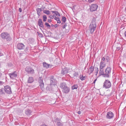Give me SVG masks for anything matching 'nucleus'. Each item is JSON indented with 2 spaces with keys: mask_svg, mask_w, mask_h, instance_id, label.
Returning <instances> with one entry per match:
<instances>
[{
  "mask_svg": "<svg viewBox=\"0 0 126 126\" xmlns=\"http://www.w3.org/2000/svg\"><path fill=\"white\" fill-rule=\"evenodd\" d=\"M50 18L51 19H53L54 18V17L52 16H49Z\"/></svg>",
  "mask_w": 126,
  "mask_h": 126,
  "instance_id": "43",
  "label": "nucleus"
},
{
  "mask_svg": "<svg viewBox=\"0 0 126 126\" xmlns=\"http://www.w3.org/2000/svg\"><path fill=\"white\" fill-rule=\"evenodd\" d=\"M29 42L30 43H32V42H33L34 39L32 38H30L29 39Z\"/></svg>",
  "mask_w": 126,
  "mask_h": 126,
  "instance_id": "34",
  "label": "nucleus"
},
{
  "mask_svg": "<svg viewBox=\"0 0 126 126\" xmlns=\"http://www.w3.org/2000/svg\"><path fill=\"white\" fill-rule=\"evenodd\" d=\"M25 71L28 74H33L34 73V70L32 68L27 67L25 68Z\"/></svg>",
  "mask_w": 126,
  "mask_h": 126,
  "instance_id": "5",
  "label": "nucleus"
},
{
  "mask_svg": "<svg viewBox=\"0 0 126 126\" xmlns=\"http://www.w3.org/2000/svg\"><path fill=\"white\" fill-rule=\"evenodd\" d=\"M85 78L84 76H82L81 77H80V79H84Z\"/></svg>",
  "mask_w": 126,
  "mask_h": 126,
  "instance_id": "41",
  "label": "nucleus"
},
{
  "mask_svg": "<svg viewBox=\"0 0 126 126\" xmlns=\"http://www.w3.org/2000/svg\"><path fill=\"white\" fill-rule=\"evenodd\" d=\"M51 26L52 27H53L54 26V25H52Z\"/></svg>",
  "mask_w": 126,
  "mask_h": 126,
  "instance_id": "57",
  "label": "nucleus"
},
{
  "mask_svg": "<svg viewBox=\"0 0 126 126\" xmlns=\"http://www.w3.org/2000/svg\"><path fill=\"white\" fill-rule=\"evenodd\" d=\"M111 72V68L109 67H108L105 69V73L103 74V77L109 78L110 76Z\"/></svg>",
  "mask_w": 126,
  "mask_h": 126,
  "instance_id": "3",
  "label": "nucleus"
},
{
  "mask_svg": "<svg viewBox=\"0 0 126 126\" xmlns=\"http://www.w3.org/2000/svg\"><path fill=\"white\" fill-rule=\"evenodd\" d=\"M49 86H48V87H47V88H46L47 90H49Z\"/></svg>",
  "mask_w": 126,
  "mask_h": 126,
  "instance_id": "51",
  "label": "nucleus"
},
{
  "mask_svg": "<svg viewBox=\"0 0 126 126\" xmlns=\"http://www.w3.org/2000/svg\"><path fill=\"white\" fill-rule=\"evenodd\" d=\"M105 59H106V60L107 61V62H108L109 61V57L108 56L107 57L105 58Z\"/></svg>",
  "mask_w": 126,
  "mask_h": 126,
  "instance_id": "35",
  "label": "nucleus"
},
{
  "mask_svg": "<svg viewBox=\"0 0 126 126\" xmlns=\"http://www.w3.org/2000/svg\"><path fill=\"white\" fill-rule=\"evenodd\" d=\"M97 7L98 6L96 4H92L90 6V11L92 12L96 10Z\"/></svg>",
  "mask_w": 126,
  "mask_h": 126,
  "instance_id": "7",
  "label": "nucleus"
},
{
  "mask_svg": "<svg viewBox=\"0 0 126 126\" xmlns=\"http://www.w3.org/2000/svg\"><path fill=\"white\" fill-rule=\"evenodd\" d=\"M38 82L40 84V86L41 89L43 90L44 89V84L43 82V79H39Z\"/></svg>",
  "mask_w": 126,
  "mask_h": 126,
  "instance_id": "10",
  "label": "nucleus"
},
{
  "mask_svg": "<svg viewBox=\"0 0 126 126\" xmlns=\"http://www.w3.org/2000/svg\"><path fill=\"white\" fill-rule=\"evenodd\" d=\"M105 58L104 57H103L101 59V61L103 62H105Z\"/></svg>",
  "mask_w": 126,
  "mask_h": 126,
  "instance_id": "36",
  "label": "nucleus"
},
{
  "mask_svg": "<svg viewBox=\"0 0 126 126\" xmlns=\"http://www.w3.org/2000/svg\"><path fill=\"white\" fill-rule=\"evenodd\" d=\"M40 34V36H43V34Z\"/></svg>",
  "mask_w": 126,
  "mask_h": 126,
  "instance_id": "56",
  "label": "nucleus"
},
{
  "mask_svg": "<svg viewBox=\"0 0 126 126\" xmlns=\"http://www.w3.org/2000/svg\"><path fill=\"white\" fill-rule=\"evenodd\" d=\"M55 26V27H57L58 26V25L57 24H56L55 25H54Z\"/></svg>",
  "mask_w": 126,
  "mask_h": 126,
  "instance_id": "52",
  "label": "nucleus"
},
{
  "mask_svg": "<svg viewBox=\"0 0 126 126\" xmlns=\"http://www.w3.org/2000/svg\"><path fill=\"white\" fill-rule=\"evenodd\" d=\"M54 19L57 21L60 20V18L58 17H55L54 18Z\"/></svg>",
  "mask_w": 126,
  "mask_h": 126,
  "instance_id": "40",
  "label": "nucleus"
},
{
  "mask_svg": "<svg viewBox=\"0 0 126 126\" xmlns=\"http://www.w3.org/2000/svg\"><path fill=\"white\" fill-rule=\"evenodd\" d=\"M78 72H75L73 74V77H77L78 75Z\"/></svg>",
  "mask_w": 126,
  "mask_h": 126,
  "instance_id": "31",
  "label": "nucleus"
},
{
  "mask_svg": "<svg viewBox=\"0 0 126 126\" xmlns=\"http://www.w3.org/2000/svg\"><path fill=\"white\" fill-rule=\"evenodd\" d=\"M114 116L113 113L111 111H109L107 113L106 117L107 119H110L112 118Z\"/></svg>",
  "mask_w": 126,
  "mask_h": 126,
  "instance_id": "6",
  "label": "nucleus"
},
{
  "mask_svg": "<svg viewBox=\"0 0 126 126\" xmlns=\"http://www.w3.org/2000/svg\"><path fill=\"white\" fill-rule=\"evenodd\" d=\"M69 69L66 67L63 68L61 71V74L63 75H65L68 72Z\"/></svg>",
  "mask_w": 126,
  "mask_h": 126,
  "instance_id": "11",
  "label": "nucleus"
},
{
  "mask_svg": "<svg viewBox=\"0 0 126 126\" xmlns=\"http://www.w3.org/2000/svg\"><path fill=\"white\" fill-rule=\"evenodd\" d=\"M78 87V86L77 84H74L71 87L72 89L74 90V89H77Z\"/></svg>",
  "mask_w": 126,
  "mask_h": 126,
  "instance_id": "23",
  "label": "nucleus"
},
{
  "mask_svg": "<svg viewBox=\"0 0 126 126\" xmlns=\"http://www.w3.org/2000/svg\"><path fill=\"white\" fill-rule=\"evenodd\" d=\"M125 10L126 11V7L125 8Z\"/></svg>",
  "mask_w": 126,
  "mask_h": 126,
  "instance_id": "60",
  "label": "nucleus"
},
{
  "mask_svg": "<svg viewBox=\"0 0 126 126\" xmlns=\"http://www.w3.org/2000/svg\"><path fill=\"white\" fill-rule=\"evenodd\" d=\"M4 83V82H3L1 81H0V85H2Z\"/></svg>",
  "mask_w": 126,
  "mask_h": 126,
  "instance_id": "42",
  "label": "nucleus"
},
{
  "mask_svg": "<svg viewBox=\"0 0 126 126\" xmlns=\"http://www.w3.org/2000/svg\"><path fill=\"white\" fill-rule=\"evenodd\" d=\"M64 23V22H63L62 23V24H63Z\"/></svg>",
  "mask_w": 126,
  "mask_h": 126,
  "instance_id": "58",
  "label": "nucleus"
},
{
  "mask_svg": "<svg viewBox=\"0 0 126 126\" xmlns=\"http://www.w3.org/2000/svg\"><path fill=\"white\" fill-rule=\"evenodd\" d=\"M38 25L40 27L44 28V26L43 24V23L42 20L41 19H39L38 20Z\"/></svg>",
  "mask_w": 126,
  "mask_h": 126,
  "instance_id": "14",
  "label": "nucleus"
},
{
  "mask_svg": "<svg viewBox=\"0 0 126 126\" xmlns=\"http://www.w3.org/2000/svg\"><path fill=\"white\" fill-rule=\"evenodd\" d=\"M17 73L16 71L9 74L10 78L11 79L16 78L17 76Z\"/></svg>",
  "mask_w": 126,
  "mask_h": 126,
  "instance_id": "9",
  "label": "nucleus"
},
{
  "mask_svg": "<svg viewBox=\"0 0 126 126\" xmlns=\"http://www.w3.org/2000/svg\"><path fill=\"white\" fill-rule=\"evenodd\" d=\"M66 86H67L66 84L65 83L63 82L60 84V87L62 89L65 88Z\"/></svg>",
  "mask_w": 126,
  "mask_h": 126,
  "instance_id": "20",
  "label": "nucleus"
},
{
  "mask_svg": "<svg viewBox=\"0 0 126 126\" xmlns=\"http://www.w3.org/2000/svg\"><path fill=\"white\" fill-rule=\"evenodd\" d=\"M30 77H29V79H30Z\"/></svg>",
  "mask_w": 126,
  "mask_h": 126,
  "instance_id": "61",
  "label": "nucleus"
},
{
  "mask_svg": "<svg viewBox=\"0 0 126 126\" xmlns=\"http://www.w3.org/2000/svg\"><path fill=\"white\" fill-rule=\"evenodd\" d=\"M4 90L5 92L7 94H10L12 93L11 88L8 86H6L4 87Z\"/></svg>",
  "mask_w": 126,
  "mask_h": 126,
  "instance_id": "8",
  "label": "nucleus"
},
{
  "mask_svg": "<svg viewBox=\"0 0 126 126\" xmlns=\"http://www.w3.org/2000/svg\"><path fill=\"white\" fill-rule=\"evenodd\" d=\"M57 23H60L61 22L60 21V20H58L57 21Z\"/></svg>",
  "mask_w": 126,
  "mask_h": 126,
  "instance_id": "44",
  "label": "nucleus"
},
{
  "mask_svg": "<svg viewBox=\"0 0 126 126\" xmlns=\"http://www.w3.org/2000/svg\"><path fill=\"white\" fill-rule=\"evenodd\" d=\"M124 35L126 38V31H125L124 33Z\"/></svg>",
  "mask_w": 126,
  "mask_h": 126,
  "instance_id": "48",
  "label": "nucleus"
},
{
  "mask_svg": "<svg viewBox=\"0 0 126 126\" xmlns=\"http://www.w3.org/2000/svg\"><path fill=\"white\" fill-rule=\"evenodd\" d=\"M67 25L66 23H65L63 27V28L64 29L65 28V27L67 26Z\"/></svg>",
  "mask_w": 126,
  "mask_h": 126,
  "instance_id": "38",
  "label": "nucleus"
},
{
  "mask_svg": "<svg viewBox=\"0 0 126 126\" xmlns=\"http://www.w3.org/2000/svg\"><path fill=\"white\" fill-rule=\"evenodd\" d=\"M96 20L94 18L92 20V22L89 26V29L90 33H93L96 28Z\"/></svg>",
  "mask_w": 126,
  "mask_h": 126,
  "instance_id": "1",
  "label": "nucleus"
},
{
  "mask_svg": "<svg viewBox=\"0 0 126 126\" xmlns=\"http://www.w3.org/2000/svg\"><path fill=\"white\" fill-rule=\"evenodd\" d=\"M32 112V110L29 109H26L25 110V114L27 115H30Z\"/></svg>",
  "mask_w": 126,
  "mask_h": 126,
  "instance_id": "17",
  "label": "nucleus"
},
{
  "mask_svg": "<svg viewBox=\"0 0 126 126\" xmlns=\"http://www.w3.org/2000/svg\"><path fill=\"white\" fill-rule=\"evenodd\" d=\"M54 78V76H52L51 77V78L50 79H53Z\"/></svg>",
  "mask_w": 126,
  "mask_h": 126,
  "instance_id": "53",
  "label": "nucleus"
},
{
  "mask_svg": "<svg viewBox=\"0 0 126 126\" xmlns=\"http://www.w3.org/2000/svg\"><path fill=\"white\" fill-rule=\"evenodd\" d=\"M0 36L3 39H6L7 41H9L11 40L9 34L7 32L2 33H1Z\"/></svg>",
  "mask_w": 126,
  "mask_h": 126,
  "instance_id": "2",
  "label": "nucleus"
},
{
  "mask_svg": "<svg viewBox=\"0 0 126 126\" xmlns=\"http://www.w3.org/2000/svg\"><path fill=\"white\" fill-rule=\"evenodd\" d=\"M45 25L47 27H48V28H50L51 27L50 25H49L46 22L45 23Z\"/></svg>",
  "mask_w": 126,
  "mask_h": 126,
  "instance_id": "30",
  "label": "nucleus"
},
{
  "mask_svg": "<svg viewBox=\"0 0 126 126\" xmlns=\"http://www.w3.org/2000/svg\"><path fill=\"white\" fill-rule=\"evenodd\" d=\"M36 10L38 16H40L41 15V12L42 11L41 9V8H38L36 9Z\"/></svg>",
  "mask_w": 126,
  "mask_h": 126,
  "instance_id": "21",
  "label": "nucleus"
},
{
  "mask_svg": "<svg viewBox=\"0 0 126 126\" xmlns=\"http://www.w3.org/2000/svg\"><path fill=\"white\" fill-rule=\"evenodd\" d=\"M94 0H88V1L89 3H91L94 1Z\"/></svg>",
  "mask_w": 126,
  "mask_h": 126,
  "instance_id": "39",
  "label": "nucleus"
},
{
  "mask_svg": "<svg viewBox=\"0 0 126 126\" xmlns=\"http://www.w3.org/2000/svg\"><path fill=\"white\" fill-rule=\"evenodd\" d=\"M106 64L105 62L101 61L99 65V67L104 68L106 66Z\"/></svg>",
  "mask_w": 126,
  "mask_h": 126,
  "instance_id": "15",
  "label": "nucleus"
},
{
  "mask_svg": "<svg viewBox=\"0 0 126 126\" xmlns=\"http://www.w3.org/2000/svg\"><path fill=\"white\" fill-rule=\"evenodd\" d=\"M78 113L79 114H80L81 113V111H78Z\"/></svg>",
  "mask_w": 126,
  "mask_h": 126,
  "instance_id": "45",
  "label": "nucleus"
},
{
  "mask_svg": "<svg viewBox=\"0 0 126 126\" xmlns=\"http://www.w3.org/2000/svg\"><path fill=\"white\" fill-rule=\"evenodd\" d=\"M97 79H95V80H94V81L93 82V83H95V82L96 81Z\"/></svg>",
  "mask_w": 126,
  "mask_h": 126,
  "instance_id": "49",
  "label": "nucleus"
},
{
  "mask_svg": "<svg viewBox=\"0 0 126 126\" xmlns=\"http://www.w3.org/2000/svg\"><path fill=\"white\" fill-rule=\"evenodd\" d=\"M88 72L89 74H91L92 73L94 70V67L92 66L89 67L88 69Z\"/></svg>",
  "mask_w": 126,
  "mask_h": 126,
  "instance_id": "16",
  "label": "nucleus"
},
{
  "mask_svg": "<svg viewBox=\"0 0 126 126\" xmlns=\"http://www.w3.org/2000/svg\"><path fill=\"white\" fill-rule=\"evenodd\" d=\"M43 21L44 22L46 21L47 19V17L46 15H44L43 16Z\"/></svg>",
  "mask_w": 126,
  "mask_h": 126,
  "instance_id": "28",
  "label": "nucleus"
},
{
  "mask_svg": "<svg viewBox=\"0 0 126 126\" xmlns=\"http://www.w3.org/2000/svg\"><path fill=\"white\" fill-rule=\"evenodd\" d=\"M120 47H117V49L118 50H119L120 49Z\"/></svg>",
  "mask_w": 126,
  "mask_h": 126,
  "instance_id": "54",
  "label": "nucleus"
},
{
  "mask_svg": "<svg viewBox=\"0 0 126 126\" xmlns=\"http://www.w3.org/2000/svg\"><path fill=\"white\" fill-rule=\"evenodd\" d=\"M111 86V83L108 80H106L103 83V87L106 89L110 88Z\"/></svg>",
  "mask_w": 126,
  "mask_h": 126,
  "instance_id": "4",
  "label": "nucleus"
},
{
  "mask_svg": "<svg viewBox=\"0 0 126 126\" xmlns=\"http://www.w3.org/2000/svg\"><path fill=\"white\" fill-rule=\"evenodd\" d=\"M33 81V79H28L27 82L28 83H31Z\"/></svg>",
  "mask_w": 126,
  "mask_h": 126,
  "instance_id": "29",
  "label": "nucleus"
},
{
  "mask_svg": "<svg viewBox=\"0 0 126 126\" xmlns=\"http://www.w3.org/2000/svg\"><path fill=\"white\" fill-rule=\"evenodd\" d=\"M50 85H54L56 84L57 81L55 80V79H50Z\"/></svg>",
  "mask_w": 126,
  "mask_h": 126,
  "instance_id": "19",
  "label": "nucleus"
},
{
  "mask_svg": "<svg viewBox=\"0 0 126 126\" xmlns=\"http://www.w3.org/2000/svg\"><path fill=\"white\" fill-rule=\"evenodd\" d=\"M98 71V69L97 67H95L94 68V73L96 75Z\"/></svg>",
  "mask_w": 126,
  "mask_h": 126,
  "instance_id": "24",
  "label": "nucleus"
},
{
  "mask_svg": "<svg viewBox=\"0 0 126 126\" xmlns=\"http://www.w3.org/2000/svg\"><path fill=\"white\" fill-rule=\"evenodd\" d=\"M51 19H49L48 20V21L49 22H51Z\"/></svg>",
  "mask_w": 126,
  "mask_h": 126,
  "instance_id": "46",
  "label": "nucleus"
},
{
  "mask_svg": "<svg viewBox=\"0 0 126 126\" xmlns=\"http://www.w3.org/2000/svg\"><path fill=\"white\" fill-rule=\"evenodd\" d=\"M58 120V118H56V119H55V120H56V121H57V120Z\"/></svg>",
  "mask_w": 126,
  "mask_h": 126,
  "instance_id": "55",
  "label": "nucleus"
},
{
  "mask_svg": "<svg viewBox=\"0 0 126 126\" xmlns=\"http://www.w3.org/2000/svg\"><path fill=\"white\" fill-rule=\"evenodd\" d=\"M52 13H54L56 15L58 16H60V15L59 13L57 11H51Z\"/></svg>",
  "mask_w": 126,
  "mask_h": 126,
  "instance_id": "26",
  "label": "nucleus"
},
{
  "mask_svg": "<svg viewBox=\"0 0 126 126\" xmlns=\"http://www.w3.org/2000/svg\"><path fill=\"white\" fill-rule=\"evenodd\" d=\"M3 55V54L1 53V52H0V56H2Z\"/></svg>",
  "mask_w": 126,
  "mask_h": 126,
  "instance_id": "50",
  "label": "nucleus"
},
{
  "mask_svg": "<svg viewBox=\"0 0 126 126\" xmlns=\"http://www.w3.org/2000/svg\"><path fill=\"white\" fill-rule=\"evenodd\" d=\"M3 89H0V94H2L3 93Z\"/></svg>",
  "mask_w": 126,
  "mask_h": 126,
  "instance_id": "37",
  "label": "nucleus"
},
{
  "mask_svg": "<svg viewBox=\"0 0 126 126\" xmlns=\"http://www.w3.org/2000/svg\"><path fill=\"white\" fill-rule=\"evenodd\" d=\"M104 68H102L99 67V74L100 76V75H102L103 77V74H104Z\"/></svg>",
  "mask_w": 126,
  "mask_h": 126,
  "instance_id": "18",
  "label": "nucleus"
},
{
  "mask_svg": "<svg viewBox=\"0 0 126 126\" xmlns=\"http://www.w3.org/2000/svg\"><path fill=\"white\" fill-rule=\"evenodd\" d=\"M84 79H81V80H84Z\"/></svg>",
  "mask_w": 126,
  "mask_h": 126,
  "instance_id": "59",
  "label": "nucleus"
},
{
  "mask_svg": "<svg viewBox=\"0 0 126 126\" xmlns=\"http://www.w3.org/2000/svg\"><path fill=\"white\" fill-rule=\"evenodd\" d=\"M43 66L46 68H48L50 65L49 64L47 63L46 62H44L43 63Z\"/></svg>",
  "mask_w": 126,
  "mask_h": 126,
  "instance_id": "22",
  "label": "nucleus"
},
{
  "mask_svg": "<svg viewBox=\"0 0 126 126\" xmlns=\"http://www.w3.org/2000/svg\"><path fill=\"white\" fill-rule=\"evenodd\" d=\"M19 11L20 12H22V10L21 8H19Z\"/></svg>",
  "mask_w": 126,
  "mask_h": 126,
  "instance_id": "47",
  "label": "nucleus"
},
{
  "mask_svg": "<svg viewBox=\"0 0 126 126\" xmlns=\"http://www.w3.org/2000/svg\"><path fill=\"white\" fill-rule=\"evenodd\" d=\"M25 47V46L22 43L18 44L17 45V48L19 50H21L23 49Z\"/></svg>",
  "mask_w": 126,
  "mask_h": 126,
  "instance_id": "12",
  "label": "nucleus"
},
{
  "mask_svg": "<svg viewBox=\"0 0 126 126\" xmlns=\"http://www.w3.org/2000/svg\"><path fill=\"white\" fill-rule=\"evenodd\" d=\"M31 49L30 48H29V47H27L26 48V49H25V52H26L27 53V52L28 51V50H30Z\"/></svg>",
  "mask_w": 126,
  "mask_h": 126,
  "instance_id": "33",
  "label": "nucleus"
},
{
  "mask_svg": "<svg viewBox=\"0 0 126 126\" xmlns=\"http://www.w3.org/2000/svg\"><path fill=\"white\" fill-rule=\"evenodd\" d=\"M62 20L64 23H65L66 21V18L64 16H63Z\"/></svg>",
  "mask_w": 126,
  "mask_h": 126,
  "instance_id": "27",
  "label": "nucleus"
},
{
  "mask_svg": "<svg viewBox=\"0 0 126 126\" xmlns=\"http://www.w3.org/2000/svg\"><path fill=\"white\" fill-rule=\"evenodd\" d=\"M43 13L47 14V15H49L50 14V11L48 10H45L43 11Z\"/></svg>",
  "mask_w": 126,
  "mask_h": 126,
  "instance_id": "25",
  "label": "nucleus"
},
{
  "mask_svg": "<svg viewBox=\"0 0 126 126\" xmlns=\"http://www.w3.org/2000/svg\"><path fill=\"white\" fill-rule=\"evenodd\" d=\"M57 125V126H62L63 124L60 122H58Z\"/></svg>",
  "mask_w": 126,
  "mask_h": 126,
  "instance_id": "32",
  "label": "nucleus"
},
{
  "mask_svg": "<svg viewBox=\"0 0 126 126\" xmlns=\"http://www.w3.org/2000/svg\"><path fill=\"white\" fill-rule=\"evenodd\" d=\"M62 90L63 92L66 94L70 92V88L67 86L63 88Z\"/></svg>",
  "mask_w": 126,
  "mask_h": 126,
  "instance_id": "13",
  "label": "nucleus"
}]
</instances>
